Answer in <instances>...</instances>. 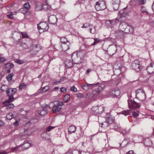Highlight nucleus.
<instances>
[{
	"label": "nucleus",
	"instance_id": "1",
	"mask_svg": "<svg viewBox=\"0 0 154 154\" xmlns=\"http://www.w3.org/2000/svg\"><path fill=\"white\" fill-rule=\"evenodd\" d=\"M85 54V52L84 51L73 53L72 56L73 63L74 64L81 63L83 61V57Z\"/></svg>",
	"mask_w": 154,
	"mask_h": 154
},
{
	"label": "nucleus",
	"instance_id": "2",
	"mask_svg": "<svg viewBox=\"0 0 154 154\" xmlns=\"http://www.w3.org/2000/svg\"><path fill=\"white\" fill-rule=\"evenodd\" d=\"M119 29L121 31L124 32L126 33H132L134 32L133 28L128 26V24L124 22H121L119 26Z\"/></svg>",
	"mask_w": 154,
	"mask_h": 154
},
{
	"label": "nucleus",
	"instance_id": "3",
	"mask_svg": "<svg viewBox=\"0 0 154 154\" xmlns=\"http://www.w3.org/2000/svg\"><path fill=\"white\" fill-rule=\"evenodd\" d=\"M20 46L22 47L25 49H26L29 46H30L31 49L32 50H36V51H37L41 49L38 44L32 45V42L31 41H30V42L29 44L25 43H21Z\"/></svg>",
	"mask_w": 154,
	"mask_h": 154
},
{
	"label": "nucleus",
	"instance_id": "4",
	"mask_svg": "<svg viewBox=\"0 0 154 154\" xmlns=\"http://www.w3.org/2000/svg\"><path fill=\"white\" fill-rule=\"evenodd\" d=\"M131 67L137 72H139L143 68L142 66L140 64L139 61L137 60H135L132 63Z\"/></svg>",
	"mask_w": 154,
	"mask_h": 154
},
{
	"label": "nucleus",
	"instance_id": "5",
	"mask_svg": "<svg viewBox=\"0 0 154 154\" xmlns=\"http://www.w3.org/2000/svg\"><path fill=\"white\" fill-rule=\"evenodd\" d=\"M95 8L97 11L103 10L106 8L105 2L103 1H100L96 3Z\"/></svg>",
	"mask_w": 154,
	"mask_h": 154
},
{
	"label": "nucleus",
	"instance_id": "6",
	"mask_svg": "<svg viewBox=\"0 0 154 154\" xmlns=\"http://www.w3.org/2000/svg\"><path fill=\"white\" fill-rule=\"evenodd\" d=\"M136 98L140 101H143L146 99L145 93L141 89L136 91Z\"/></svg>",
	"mask_w": 154,
	"mask_h": 154
},
{
	"label": "nucleus",
	"instance_id": "7",
	"mask_svg": "<svg viewBox=\"0 0 154 154\" xmlns=\"http://www.w3.org/2000/svg\"><path fill=\"white\" fill-rule=\"evenodd\" d=\"M92 110L95 114H101L104 110V107L103 105L93 106Z\"/></svg>",
	"mask_w": 154,
	"mask_h": 154
},
{
	"label": "nucleus",
	"instance_id": "8",
	"mask_svg": "<svg viewBox=\"0 0 154 154\" xmlns=\"http://www.w3.org/2000/svg\"><path fill=\"white\" fill-rule=\"evenodd\" d=\"M48 28L49 27L48 24L45 22H41L38 25V29L39 30L42 29V32L47 31Z\"/></svg>",
	"mask_w": 154,
	"mask_h": 154
},
{
	"label": "nucleus",
	"instance_id": "9",
	"mask_svg": "<svg viewBox=\"0 0 154 154\" xmlns=\"http://www.w3.org/2000/svg\"><path fill=\"white\" fill-rule=\"evenodd\" d=\"M104 87V85H98V87L95 89L93 91V95L96 96L98 94L100 93L103 90Z\"/></svg>",
	"mask_w": 154,
	"mask_h": 154
},
{
	"label": "nucleus",
	"instance_id": "10",
	"mask_svg": "<svg viewBox=\"0 0 154 154\" xmlns=\"http://www.w3.org/2000/svg\"><path fill=\"white\" fill-rule=\"evenodd\" d=\"M59 105L55 106L52 109V111L53 112H56L60 111L62 108L61 106L64 105L63 102H59Z\"/></svg>",
	"mask_w": 154,
	"mask_h": 154
},
{
	"label": "nucleus",
	"instance_id": "11",
	"mask_svg": "<svg viewBox=\"0 0 154 154\" xmlns=\"http://www.w3.org/2000/svg\"><path fill=\"white\" fill-rule=\"evenodd\" d=\"M109 94L113 97H116L119 95L120 91L118 89H115L110 91L109 92Z\"/></svg>",
	"mask_w": 154,
	"mask_h": 154
},
{
	"label": "nucleus",
	"instance_id": "12",
	"mask_svg": "<svg viewBox=\"0 0 154 154\" xmlns=\"http://www.w3.org/2000/svg\"><path fill=\"white\" fill-rule=\"evenodd\" d=\"M70 43L69 42H67L66 43H62L61 47V50L63 51H65L68 50L70 48Z\"/></svg>",
	"mask_w": 154,
	"mask_h": 154
},
{
	"label": "nucleus",
	"instance_id": "13",
	"mask_svg": "<svg viewBox=\"0 0 154 154\" xmlns=\"http://www.w3.org/2000/svg\"><path fill=\"white\" fill-rule=\"evenodd\" d=\"M50 7V6L48 5L46 2L44 3L42 6L41 4H38V5H37L35 6V8L36 9V10H41L42 8H43L45 9H48Z\"/></svg>",
	"mask_w": 154,
	"mask_h": 154
},
{
	"label": "nucleus",
	"instance_id": "14",
	"mask_svg": "<svg viewBox=\"0 0 154 154\" xmlns=\"http://www.w3.org/2000/svg\"><path fill=\"white\" fill-rule=\"evenodd\" d=\"M120 3V0H113L112 5L114 10H116L118 9Z\"/></svg>",
	"mask_w": 154,
	"mask_h": 154
},
{
	"label": "nucleus",
	"instance_id": "15",
	"mask_svg": "<svg viewBox=\"0 0 154 154\" xmlns=\"http://www.w3.org/2000/svg\"><path fill=\"white\" fill-rule=\"evenodd\" d=\"M48 20L50 23L55 24L56 23L57 19L55 15H53L49 17Z\"/></svg>",
	"mask_w": 154,
	"mask_h": 154
},
{
	"label": "nucleus",
	"instance_id": "16",
	"mask_svg": "<svg viewBox=\"0 0 154 154\" xmlns=\"http://www.w3.org/2000/svg\"><path fill=\"white\" fill-rule=\"evenodd\" d=\"M17 91L16 88H8L6 91V94L8 96H13L16 92Z\"/></svg>",
	"mask_w": 154,
	"mask_h": 154
},
{
	"label": "nucleus",
	"instance_id": "17",
	"mask_svg": "<svg viewBox=\"0 0 154 154\" xmlns=\"http://www.w3.org/2000/svg\"><path fill=\"white\" fill-rule=\"evenodd\" d=\"M127 8V6L119 11L120 17H125L128 15V12L125 10Z\"/></svg>",
	"mask_w": 154,
	"mask_h": 154
},
{
	"label": "nucleus",
	"instance_id": "18",
	"mask_svg": "<svg viewBox=\"0 0 154 154\" xmlns=\"http://www.w3.org/2000/svg\"><path fill=\"white\" fill-rule=\"evenodd\" d=\"M146 70L149 74H151L154 72V64L151 63L146 68Z\"/></svg>",
	"mask_w": 154,
	"mask_h": 154
},
{
	"label": "nucleus",
	"instance_id": "19",
	"mask_svg": "<svg viewBox=\"0 0 154 154\" xmlns=\"http://www.w3.org/2000/svg\"><path fill=\"white\" fill-rule=\"evenodd\" d=\"M124 32L121 31L116 32L115 34V36L118 39L123 38L124 37L125 34Z\"/></svg>",
	"mask_w": 154,
	"mask_h": 154
},
{
	"label": "nucleus",
	"instance_id": "20",
	"mask_svg": "<svg viewBox=\"0 0 154 154\" xmlns=\"http://www.w3.org/2000/svg\"><path fill=\"white\" fill-rule=\"evenodd\" d=\"M95 85L94 84H89L87 83L82 85V87L84 90L87 91L88 89H92L93 88V86Z\"/></svg>",
	"mask_w": 154,
	"mask_h": 154
},
{
	"label": "nucleus",
	"instance_id": "21",
	"mask_svg": "<svg viewBox=\"0 0 154 154\" xmlns=\"http://www.w3.org/2000/svg\"><path fill=\"white\" fill-rule=\"evenodd\" d=\"M118 20L117 19H115L112 20H109L107 21L106 23L109 24V26L110 27L116 25L118 22Z\"/></svg>",
	"mask_w": 154,
	"mask_h": 154
},
{
	"label": "nucleus",
	"instance_id": "22",
	"mask_svg": "<svg viewBox=\"0 0 154 154\" xmlns=\"http://www.w3.org/2000/svg\"><path fill=\"white\" fill-rule=\"evenodd\" d=\"M20 146H23V149H26L31 146V144L29 141H26L22 145H21Z\"/></svg>",
	"mask_w": 154,
	"mask_h": 154
},
{
	"label": "nucleus",
	"instance_id": "23",
	"mask_svg": "<svg viewBox=\"0 0 154 154\" xmlns=\"http://www.w3.org/2000/svg\"><path fill=\"white\" fill-rule=\"evenodd\" d=\"M128 104L129 108L131 109H132L135 101L133 100H128Z\"/></svg>",
	"mask_w": 154,
	"mask_h": 154
},
{
	"label": "nucleus",
	"instance_id": "24",
	"mask_svg": "<svg viewBox=\"0 0 154 154\" xmlns=\"http://www.w3.org/2000/svg\"><path fill=\"white\" fill-rule=\"evenodd\" d=\"M144 145L146 146H151L152 144L151 141L149 138H146L144 140Z\"/></svg>",
	"mask_w": 154,
	"mask_h": 154
},
{
	"label": "nucleus",
	"instance_id": "25",
	"mask_svg": "<svg viewBox=\"0 0 154 154\" xmlns=\"http://www.w3.org/2000/svg\"><path fill=\"white\" fill-rule=\"evenodd\" d=\"M41 137L45 140H50L49 138L50 136L47 132H43L41 134Z\"/></svg>",
	"mask_w": 154,
	"mask_h": 154
},
{
	"label": "nucleus",
	"instance_id": "26",
	"mask_svg": "<svg viewBox=\"0 0 154 154\" xmlns=\"http://www.w3.org/2000/svg\"><path fill=\"white\" fill-rule=\"evenodd\" d=\"M28 131V129H26L24 132V134L23 135H21L20 136V139L21 140H23L25 139H26L27 136V135H29L30 134V133H27V132H26Z\"/></svg>",
	"mask_w": 154,
	"mask_h": 154
},
{
	"label": "nucleus",
	"instance_id": "27",
	"mask_svg": "<svg viewBox=\"0 0 154 154\" xmlns=\"http://www.w3.org/2000/svg\"><path fill=\"white\" fill-rule=\"evenodd\" d=\"M65 64L68 68H71L73 66L74 63L70 60H67L65 62Z\"/></svg>",
	"mask_w": 154,
	"mask_h": 154
},
{
	"label": "nucleus",
	"instance_id": "28",
	"mask_svg": "<svg viewBox=\"0 0 154 154\" xmlns=\"http://www.w3.org/2000/svg\"><path fill=\"white\" fill-rule=\"evenodd\" d=\"M59 104V102L54 101L50 102V103L49 104V107L50 108H52L53 109L55 106H58Z\"/></svg>",
	"mask_w": 154,
	"mask_h": 154
},
{
	"label": "nucleus",
	"instance_id": "29",
	"mask_svg": "<svg viewBox=\"0 0 154 154\" xmlns=\"http://www.w3.org/2000/svg\"><path fill=\"white\" fill-rule=\"evenodd\" d=\"M9 97L8 99L3 102V104H5L6 103H9L11 102H13L14 100V98L13 96H8Z\"/></svg>",
	"mask_w": 154,
	"mask_h": 154
},
{
	"label": "nucleus",
	"instance_id": "30",
	"mask_svg": "<svg viewBox=\"0 0 154 154\" xmlns=\"http://www.w3.org/2000/svg\"><path fill=\"white\" fill-rule=\"evenodd\" d=\"M76 130V128L73 126H70L68 128V131L70 133L75 132Z\"/></svg>",
	"mask_w": 154,
	"mask_h": 154
},
{
	"label": "nucleus",
	"instance_id": "31",
	"mask_svg": "<svg viewBox=\"0 0 154 154\" xmlns=\"http://www.w3.org/2000/svg\"><path fill=\"white\" fill-rule=\"evenodd\" d=\"M121 113L125 116H127L130 115L131 111L129 110H125L121 112Z\"/></svg>",
	"mask_w": 154,
	"mask_h": 154
},
{
	"label": "nucleus",
	"instance_id": "32",
	"mask_svg": "<svg viewBox=\"0 0 154 154\" xmlns=\"http://www.w3.org/2000/svg\"><path fill=\"white\" fill-rule=\"evenodd\" d=\"M8 89V85H3L1 87V90L2 91L4 92L6 91Z\"/></svg>",
	"mask_w": 154,
	"mask_h": 154
},
{
	"label": "nucleus",
	"instance_id": "33",
	"mask_svg": "<svg viewBox=\"0 0 154 154\" xmlns=\"http://www.w3.org/2000/svg\"><path fill=\"white\" fill-rule=\"evenodd\" d=\"M47 112V110L46 109L43 108L42 111L38 113L41 116H44L46 115Z\"/></svg>",
	"mask_w": 154,
	"mask_h": 154
},
{
	"label": "nucleus",
	"instance_id": "34",
	"mask_svg": "<svg viewBox=\"0 0 154 154\" xmlns=\"http://www.w3.org/2000/svg\"><path fill=\"white\" fill-rule=\"evenodd\" d=\"M5 106H7L6 108L7 109H8L11 108H13L14 106L12 103H6L5 104H4Z\"/></svg>",
	"mask_w": 154,
	"mask_h": 154
},
{
	"label": "nucleus",
	"instance_id": "35",
	"mask_svg": "<svg viewBox=\"0 0 154 154\" xmlns=\"http://www.w3.org/2000/svg\"><path fill=\"white\" fill-rule=\"evenodd\" d=\"M89 30L91 33L94 34L96 32L95 27L94 26L91 25L89 28Z\"/></svg>",
	"mask_w": 154,
	"mask_h": 154
},
{
	"label": "nucleus",
	"instance_id": "36",
	"mask_svg": "<svg viewBox=\"0 0 154 154\" xmlns=\"http://www.w3.org/2000/svg\"><path fill=\"white\" fill-rule=\"evenodd\" d=\"M70 98V96L69 94H67L65 95L63 99V101L65 102H67L69 100Z\"/></svg>",
	"mask_w": 154,
	"mask_h": 154
},
{
	"label": "nucleus",
	"instance_id": "37",
	"mask_svg": "<svg viewBox=\"0 0 154 154\" xmlns=\"http://www.w3.org/2000/svg\"><path fill=\"white\" fill-rule=\"evenodd\" d=\"M86 153L84 151L81 152L80 151L78 150H74L72 152L73 154H86ZM87 154H88V153H87Z\"/></svg>",
	"mask_w": 154,
	"mask_h": 154
},
{
	"label": "nucleus",
	"instance_id": "38",
	"mask_svg": "<svg viewBox=\"0 0 154 154\" xmlns=\"http://www.w3.org/2000/svg\"><path fill=\"white\" fill-rule=\"evenodd\" d=\"M5 66L6 68L11 69L14 67V65L13 64L10 63H8L5 64Z\"/></svg>",
	"mask_w": 154,
	"mask_h": 154
},
{
	"label": "nucleus",
	"instance_id": "39",
	"mask_svg": "<svg viewBox=\"0 0 154 154\" xmlns=\"http://www.w3.org/2000/svg\"><path fill=\"white\" fill-rule=\"evenodd\" d=\"M106 122H107L108 125L109 124H111L113 122V120L109 117L106 118Z\"/></svg>",
	"mask_w": 154,
	"mask_h": 154
},
{
	"label": "nucleus",
	"instance_id": "40",
	"mask_svg": "<svg viewBox=\"0 0 154 154\" xmlns=\"http://www.w3.org/2000/svg\"><path fill=\"white\" fill-rule=\"evenodd\" d=\"M26 87V85L24 83H22L20 84L19 86V89L20 90L24 89Z\"/></svg>",
	"mask_w": 154,
	"mask_h": 154
},
{
	"label": "nucleus",
	"instance_id": "41",
	"mask_svg": "<svg viewBox=\"0 0 154 154\" xmlns=\"http://www.w3.org/2000/svg\"><path fill=\"white\" fill-rule=\"evenodd\" d=\"M94 42L92 43L91 44V45H94L96 44L97 43H98L100 41H101V39H99L98 38H94Z\"/></svg>",
	"mask_w": 154,
	"mask_h": 154
},
{
	"label": "nucleus",
	"instance_id": "42",
	"mask_svg": "<svg viewBox=\"0 0 154 154\" xmlns=\"http://www.w3.org/2000/svg\"><path fill=\"white\" fill-rule=\"evenodd\" d=\"M140 105L139 103L135 102L132 109H138L140 107Z\"/></svg>",
	"mask_w": 154,
	"mask_h": 154
},
{
	"label": "nucleus",
	"instance_id": "43",
	"mask_svg": "<svg viewBox=\"0 0 154 154\" xmlns=\"http://www.w3.org/2000/svg\"><path fill=\"white\" fill-rule=\"evenodd\" d=\"M24 8H26L27 10V12L29 11V9L30 8V5L28 3H26L24 5Z\"/></svg>",
	"mask_w": 154,
	"mask_h": 154
},
{
	"label": "nucleus",
	"instance_id": "44",
	"mask_svg": "<svg viewBox=\"0 0 154 154\" xmlns=\"http://www.w3.org/2000/svg\"><path fill=\"white\" fill-rule=\"evenodd\" d=\"M14 61L17 63L19 64H21L23 63V60L19 59H15Z\"/></svg>",
	"mask_w": 154,
	"mask_h": 154
},
{
	"label": "nucleus",
	"instance_id": "45",
	"mask_svg": "<svg viewBox=\"0 0 154 154\" xmlns=\"http://www.w3.org/2000/svg\"><path fill=\"white\" fill-rule=\"evenodd\" d=\"M13 75H14L12 73L8 75L6 77V78L9 81H11V80L12 77Z\"/></svg>",
	"mask_w": 154,
	"mask_h": 154
},
{
	"label": "nucleus",
	"instance_id": "46",
	"mask_svg": "<svg viewBox=\"0 0 154 154\" xmlns=\"http://www.w3.org/2000/svg\"><path fill=\"white\" fill-rule=\"evenodd\" d=\"M21 33L22 38H28V36L26 32H21Z\"/></svg>",
	"mask_w": 154,
	"mask_h": 154
},
{
	"label": "nucleus",
	"instance_id": "47",
	"mask_svg": "<svg viewBox=\"0 0 154 154\" xmlns=\"http://www.w3.org/2000/svg\"><path fill=\"white\" fill-rule=\"evenodd\" d=\"M60 40L62 43H66L67 42H68L65 37H62Z\"/></svg>",
	"mask_w": 154,
	"mask_h": 154
},
{
	"label": "nucleus",
	"instance_id": "48",
	"mask_svg": "<svg viewBox=\"0 0 154 154\" xmlns=\"http://www.w3.org/2000/svg\"><path fill=\"white\" fill-rule=\"evenodd\" d=\"M108 124L106 122H103L102 124L101 127L104 128H106L108 126Z\"/></svg>",
	"mask_w": 154,
	"mask_h": 154
},
{
	"label": "nucleus",
	"instance_id": "49",
	"mask_svg": "<svg viewBox=\"0 0 154 154\" xmlns=\"http://www.w3.org/2000/svg\"><path fill=\"white\" fill-rule=\"evenodd\" d=\"M12 113H11L7 115L6 116L7 119L9 120H11L12 118Z\"/></svg>",
	"mask_w": 154,
	"mask_h": 154
},
{
	"label": "nucleus",
	"instance_id": "50",
	"mask_svg": "<svg viewBox=\"0 0 154 154\" xmlns=\"http://www.w3.org/2000/svg\"><path fill=\"white\" fill-rule=\"evenodd\" d=\"M128 143V142L127 140H124L121 143V146L122 147H123L125 146V144L126 145H127Z\"/></svg>",
	"mask_w": 154,
	"mask_h": 154
},
{
	"label": "nucleus",
	"instance_id": "51",
	"mask_svg": "<svg viewBox=\"0 0 154 154\" xmlns=\"http://www.w3.org/2000/svg\"><path fill=\"white\" fill-rule=\"evenodd\" d=\"M70 89L71 91L74 92H76L77 91V89L74 86H73L70 87Z\"/></svg>",
	"mask_w": 154,
	"mask_h": 154
},
{
	"label": "nucleus",
	"instance_id": "52",
	"mask_svg": "<svg viewBox=\"0 0 154 154\" xmlns=\"http://www.w3.org/2000/svg\"><path fill=\"white\" fill-rule=\"evenodd\" d=\"M55 127H53L52 126H49L46 129L47 132L50 131L51 129L54 128Z\"/></svg>",
	"mask_w": 154,
	"mask_h": 154
},
{
	"label": "nucleus",
	"instance_id": "53",
	"mask_svg": "<svg viewBox=\"0 0 154 154\" xmlns=\"http://www.w3.org/2000/svg\"><path fill=\"white\" fill-rule=\"evenodd\" d=\"M90 24L88 23H85L83 24V26L82 27V28H86L90 26Z\"/></svg>",
	"mask_w": 154,
	"mask_h": 154
},
{
	"label": "nucleus",
	"instance_id": "54",
	"mask_svg": "<svg viewBox=\"0 0 154 154\" xmlns=\"http://www.w3.org/2000/svg\"><path fill=\"white\" fill-rule=\"evenodd\" d=\"M140 10L143 13H145L147 14V13L146 11V10L145 9V8L144 7L142 6V7L141 8Z\"/></svg>",
	"mask_w": 154,
	"mask_h": 154
},
{
	"label": "nucleus",
	"instance_id": "55",
	"mask_svg": "<svg viewBox=\"0 0 154 154\" xmlns=\"http://www.w3.org/2000/svg\"><path fill=\"white\" fill-rule=\"evenodd\" d=\"M140 4L143 5L145 4L146 2V0H139Z\"/></svg>",
	"mask_w": 154,
	"mask_h": 154
},
{
	"label": "nucleus",
	"instance_id": "56",
	"mask_svg": "<svg viewBox=\"0 0 154 154\" xmlns=\"http://www.w3.org/2000/svg\"><path fill=\"white\" fill-rule=\"evenodd\" d=\"M66 89L64 87H62L60 89L61 92L63 93H65L66 92Z\"/></svg>",
	"mask_w": 154,
	"mask_h": 154
},
{
	"label": "nucleus",
	"instance_id": "57",
	"mask_svg": "<svg viewBox=\"0 0 154 154\" xmlns=\"http://www.w3.org/2000/svg\"><path fill=\"white\" fill-rule=\"evenodd\" d=\"M132 114L134 117H136L138 116V114L136 112L133 111L132 112Z\"/></svg>",
	"mask_w": 154,
	"mask_h": 154
},
{
	"label": "nucleus",
	"instance_id": "58",
	"mask_svg": "<svg viewBox=\"0 0 154 154\" xmlns=\"http://www.w3.org/2000/svg\"><path fill=\"white\" fill-rule=\"evenodd\" d=\"M77 97L79 98H82L83 97V95L80 93H78L77 94Z\"/></svg>",
	"mask_w": 154,
	"mask_h": 154
},
{
	"label": "nucleus",
	"instance_id": "59",
	"mask_svg": "<svg viewBox=\"0 0 154 154\" xmlns=\"http://www.w3.org/2000/svg\"><path fill=\"white\" fill-rule=\"evenodd\" d=\"M6 60L5 58L4 57H0V61L1 62H4Z\"/></svg>",
	"mask_w": 154,
	"mask_h": 154
},
{
	"label": "nucleus",
	"instance_id": "60",
	"mask_svg": "<svg viewBox=\"0 0 154 154\" xmlns=\"http://www.w3.org/2000/svg\"><path fill=\"white\" fill-rule=\"evenodd\" d=\"M14 14H12V13H11V14H10V15H7V16L8 17L11 19H13L14 18V17L13 16V15Z\"/></svg>",
	"mask_w": 154,
	"mask_h": 154
},
{
	"label": "nucleus",
	"instance_id": "61",
	"mask_svg": "<svg viewBox=\"0 0 154 154\" xmlns=\"http://www.w3.org/2000/svg\"><path fill=\"white\" fill-rule=\"evenodd\" d=\"M46 88H47V89H46L45 91H47L49 89V87L48 86H45V87H43V88H42V90H44Z\"/></svg>",
	"mask_w": 154,
	"mask_h": 154
},
{
	"label": "nucleus",
	"instance_id": "62",
	"mask_svg": "<svg viewBox=\"0 0 154 154\" xmlns=\"http://www.w3.org/2000/svg\"><path fill=\"white\" fill-rule=\"evenodd\" d=\"M13 125L14 126H17L19 125V123L18 121H16L13 123Z\"/></svg>",
	"mask_w": 154,
	"mask_h": 154
},
{
	"label": "nucleus",
	"instance_id": "63",
	"mask_svg": "<svg viewBox=\"0 0 154 154\" xmlns=\"http://www.w3.org/2000/svg\"><path fill=\"white\" fill-rule=\"evenodd\" d=\"M126 154H135L132 150H130Z\"/></svg>",
	"mask_w": 154,
	"mask_h": 154
},
{
	"label": "nucleus",
	"instance_id": "64",
	"mask_svg": "<svg viewBox=\"0 0 154 154\" xmlns=\"http://www.w3.org/2000/svg\"><path fill=\"white\" fill-rule=\"evenodd\" d=\"M65 78L64 77H62L60 78V79L59 80L60 82V83H61L64 80Z\"/></svg>",
	"mask_w": 154,
	"mask_h": 154
}]
</instances>
